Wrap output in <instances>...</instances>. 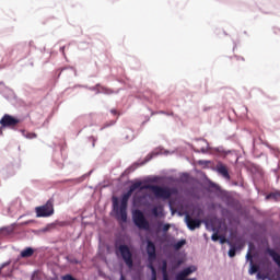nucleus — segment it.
<instances>
[{
  "label": "nucleus",
  "mask_w": 280,
  "mask_h": 280,
  "mask_svg": "<svg viewBox=\"0 0 280 280\" xmlns=\"http://www.w3.org/2000/svg\"><path fill=\"white\" fill-rule=\"evenodd\" d=\"M141 185H143L142 182H135L128 189L126 194L122 195L120 200V207H119V200L117 197L113 198V207L114 211L116 213V220L119 222L126 223L128 222V200H130V196L137 191V189H141Z\"/></svg>",
  "instance_id": "1"
},
{
  "label": "nucleus",
  "mask_w": 280,
  "mask_h": 280,
  "mask_svg": "<svg viewBox=\"0 0 280 280\" xmlns=\"http://www.w3.org/2000/svg\"><path fill=\"white\" fill-rule=\"evenodd\" d=\"M150 189L155 198H162L163 200H170L172 198V189L167 187H162L159 185H145L141 186V190Z\"/></svg>",
  "instance_id": "2"
},
{
  "label": "nucleus",
  "mask_w": 280,
  "mask_h": 280,
  "mask_svg": "<svg viewBox=\"0 0 280 280\" xmlns=\"http://www.w3.org/2000/svg\"><path fill=\"white\" fill-rule=\"evenodd\" d=\"M116 253H119L127 268H133L135 260L132 259V252L130 247L126 244L119 245V243H115Z\"/></svg>",
  "instance_id": "3"
},
{
  "label": "nucleus",
  "mask_w": 280,
  "mask_h": 280,
  "mask_svg": "<svg viewBox=\"0 0 280 280\" xmlns=\"http://www.w3.org/2000/svg\"><path fill=\"white\" fill-rule=\"evenodd\" d=\"M132 221L138 229L142 231H150V222L145 219V215L141 210H135L132 212Z\"/></svg>",
  "instance_id": "4"
},
{
  "label": "nucleus",
  "mask_w": 280,
  "mask_h": 280,
  "mask_svg": "<svg viewBox=\"0 0 280 280\" xmlns=\"http://www.w3.org/2000/svg\"><path fill=\"white\" fill-rule=\"evenodd\" d=\"M36 218H49L54 213V199H49L44 206L35 208Z\"/></svg>",
  "instance_id": "5"
},
{
  "label": "nucleus",
  "mask_w": 280,
  "mask_h": 280,
  "mask_svg": "<svg viewBox=\"0 0 280 280\" xmlns=\"http://www.w3.org/2000/svg\"><path fill=\"white\" fill-rule=\"evenodd\" d=\"M19 124H21V119L10 114H4L3 117L0 119V126H2V128H16Z\"/></svg>",
  "instance_id": "6"
},
{
  "label": "nucleus",
  "mask_w": 280,
  "mask_h": 280,
  "mask_svg": "<svg viewBox=\"0 0 280 280\" xmlns=\"http://www.w3.org/2000/svg\"><path fill=\"white\" fill-rule=\"evenodd\" d=\"M185 222L189 231H196V229H200L202 224V221L200 219H194L189 213L185 215Z\"/></svg>",
  "instance_id": "7"
},
{
  "label": "nucleus",
  "mask_w": 280,
  "mask_h": 280,
  "mask_svg": "<svg viewBox=\"0 0 280 280\" xmlns=\"http://www.w3.org/2000/svg\"><path fill=\"white\" fill-rule=\"evenodd\" d=\"M147 253L149 256V261H154L156 259V245L152 241L147 243Z\"/></svg>",
  "instance_id": "8"
},
{
  "label": "nucleus",
  "mask_w": 280,
  "mask_h": 280,
  "mask_svg": "<svg viewBox=\"0 0 280 280\" xmlns=\"http://www.w3.org/2000/svg\"><path fill=\"white\" fill-rule=\"evenodd\" d=\"M192 272H196V267L185 268L183 271H180L176 276V280H178V279H186V277H189V275H191Z\"/></svg>",
  "instance_id": "9"
},
{
  "label": "nucleus",
  "mask_w": 280,
  "mask_h": 280,
  "mask_svg": "<svg viewBox=\"0 0 280 280\" xmlns=\"http://www.w3.org/2000/svg\"><path fill=\"white\" fill-rule=\"evenodd\" d=\"M218 172H219V174H221V176H223V178H226V180H231V175H229V168H226V166H224L222 164L219 165Z\"/></svg>",
  "instance_id": "10"
},
{
  "label": "nucleus",
  "mask_w": 280,
  "mask_h": 280,
  "mask_svg": "<svg viewBox=\"0 0 280 280\" xmlns=\"http://www.w3.org/2000/svg\"><path fill=\"white\" fill-rule=\"evenodd\" d=\"M266 200H275L276 202L280 200V191L270 192L266 196Z\"/></svg>",
  "instance_id": "11"
},
{
  "label": "nucleus",
  "mask_w": 280,
  "mask_h": 280,
  "mask_svg": "<svg viewBox=\"0 0 280 280\" xmlns=\"http://www.w3.org/2000/svg\"><path fill=\"white\" fill-rule=\"evenodd\" d=\"M32 255H34V249L32 247H27L21 252V257L23 258L32 257Z\"/></svg>",
  "instance_id": "12"
},
{
  "label": "nucleus",
  "mask_w": 280,
  "mask_h": 280,
  "mask_svg": "<svg viewBox=\"0 0 280 280\" xmlns=\"http://www.w3.org/2000/svg\"><path fill=\"white\" fill-rule=\"evenodd\" d=\"M161 270H162L163 279H164V280H170V279H168V276H167V260H163V261H162V268H161Z\"/></svg>",
  "instance_id": "13"
},
{
  "label": "nucleus",
  "mask_w": 280,
  "mask_h": 280,
  "mask_svg": "<svg viewBox=\"0 0 280 280\" xmlns=\"http://www.w3.org/2000/svg\"><path fill=\"white\" fill-rule=\"evenodd\" d=\"M148 268L151 269V280H156V268H154L152 261H150Z\"/></svg>",
  "instance_id": "14"
},
{
  "label": "nucleus",
  "mask_w": 280,
  "mask_h": 280,
  "mask_svg": "<svg viewBox=\"0 0 280 280\" xmlns=\"http://www.w3.org/2000/svg\"><path fill=\"white\" fill-rule=\"evenodd\" d=\"M259 272V266L253 264V260L250 261V269H249V275H255Z\"/></svg>",
  "instance_id": "15"
},
{
  "label": "nucleus",
  "mask_w": 280,
  "mask_h": 280,
  "mask_svg": "<svg viewBox=\"0 0 280 280\" xmlns=\"http://www.w3.org/2000/svg\"><path fill=\"white\" fill-rule=\"evenodd\" d=\"M186 244H187V241L180 240L174 244V248L175 250H180L182 246H185Z\"/></svg>",
  "instance_id": "16"
},
{
  "label": "nucleus",
  "mask_w": 280,
  "mask_h": 280,
  "mask_svg": "<svg viewBox=\"0 0 280 280\" xmlns=\"http://www.w3.org/2000/svg\"><path fill=\"white\" fill-rule=\"evenodd\" d=\"M102 92L105 94V95H113L114 91L108 89V88H102Z\"/></svg>",
  "instance_id": "17"
},
{
  "label": "nucleus",
  "mask_w": 280,
  "mask_h": 280,
  "mask_svg": "<svg viewBox=\"0 0 280 280\" xmlns=\"http://www.w3.org/2000/svg\"><path fill=\"white\" fill-rule=\"evenodd\" d=\"M110 126H115V120H112L109 122L104 124L103 127L101 128V130H104L106 128H110Z\"/></svg>",
  "instance_id": "18"
},
{
  "label": "nucleus",
  "mask_w": 280,
  "mask_h": 280,
  "mask_svg": "<svg viewBox=\"0 0 280 280\" xmlns=\"http://www.w3.org/2000/svg\"><path fill=\"white\" fill-rule=\"evenodd\" d=\"M236 252L237 249L235 248V246H232L229 250V257H235Z\"/></svg>",
  "instance_id": "19"
},
{
  "label": "nucleus",
  "mask_w": 280,
  "mask_h": 280,
  "mask_svg": "<svg viewBox=\"0 0 280 280\" xmlns=\"http://www.w3.org/2000/svg\"><path fill=\"white\" fill-rule=\"evenodd\" d=\"M192 213H196L197 218H200V215H202V209L200 208H195Z\"/></svg>",
  "instance_id": "20"
},
{
  "label": "nucleus",
  "mask_w": 280,
  "mask_h": 280,
  "mask_svg": "<svg viewBox=\"0 0 280 280\" xmlns=\"http://www.w3.org/2000/svg\"><path fill=\"white\" fill-rule=\"evenodd\" d=\"M183 265V260H177L175 264H173V270H176V268H179Z\"/></svg>",
  "instance_id": "21"
},
{
  "label": "nucleus",
  "mask_w": 280,
  "mask_h": 280,
  "mask_svg": "<svg viewBox=\"0 0 280 280\" xmlns=\"http://www.w3.org/2000/svg\"><path fill=\"white\" fill-rule=\"evenodd\" d=\"M211 240L212 242H218V240H220V235L218 233H213Z\"/></svg>",
  "instance_id": "22"
},
{
  "label": "nucleus",
  "mask_w": 280,
  "mask_h": 280,
  "mask_svg": "<svg viewBox=\"0 0 280 280\" xmlns=\"http://www.w3.org/2000/svg\"><path fill=\"white\" fill-rule=\"evenodd\" d=\"M152 213H153V215H155V218H159V208L154 207L152 209Z\"/></svg>",
  "instance_id": "23"
},
{
  "label": "nucleus",
  "mask_w": 280,
  "mask_h": 280,
  "mask_svg": "<svg viewBox=\"0 0 280 280\" xmlns=\"http://www.w3.org/2000/svg\"><path fill=\"white\" fill-rule=\"evenodd\" d=\"M162 231L164 233H167V231H170V224H164L163 228H162Z\"/></svg>",
  "instance_id": "24"
},
{
  "label": "nucleus",
  "mask_w": 280,
  "mask_h": 280,
  "mask_svg": "<svg viewBox=\"0 0 280 280\" xmlns=\"http://www.w3.org/2000/svg\"><path fill=\"white\" fill-rule=\"evenodd\" d=\"M32 222H34V221H25V222L20 223V225L27 226V224H32Z\"/></svg>",
  "instance_id": "25"
},
{
  "label": "nucleus",
  "mask_w": 280,
  "mask_h": 280,
  "mask_svg": "<svg viewBox=\"0 0 280 280\" xmlns=\"http://www.w3.org/2000/svg\"><path fill=\"white\" fill-rule=\"evenodd\" d=\"M246 259H248L249 261H253V254H250V252L247 253Z\"/></svg>",
  "instance_id": "26"
},
{
  "label": "nucleus",
  "mask_w": 280,
  "mask_h": 280,
  "mask_svg": "<svg viewBox=\"0 0 280 280\" xmlns=\"http://www.w3.org/2000/svg\"><path fill=\"white\" fill-rule=\"evenodd\" d=\"M160 115H171V116H173V115H174V112L167 113V112L161 110V112H160Z\"/></svg>",
  "instance_id": "27"
},
{
  "label": "nucleus",
  "mask_w": 280,
  "mask_h": 280,
  "mask_svg": "<svg viewBox=\"0 0 280 280\" xmlns=\"http://www.w3.org/2000/svg\"><path fill=\"white\" fill-rule=\"evenodd\" d=\"M219 240H220L221 244H225L226 243V237H224V236H220Z\"/></svg>",
  "instance_id": "28"
},
{
  "label": "nucleus",
  "mask_w": 280,
  "mask_h": 280,
  "mask_svg": "<svg viewBox=\"0 0 280 280\" xmlns=\"http://www.w3.org/2000/svg\"><path fill=\"white\" fill-rule=\"evenodd\" d=\"M257 279H266V276L261 275V272L257 273Z\"/></svg>",
  "instance_id": "29"
},
{
  "label": "nucleus",
  "mask_w": 280,
  "mask_h": 280,
  "mask_svg": "<svg viewBox=\"0 0 280 280\" xmlns=\"http://www.w3.org/2000/svg\"><path fill=\"white\" fill-rule=\"evenodd\" d=\"M110 113L112 115H119V112H117V109H112Z\"/></svg>",
  "instance_id": "30"
},
{
  "label": "nucleus",
  "mask_w": 280,
  "mask_h": 280,
  "mask_svg": "<svg viewBox=\"0 0 280 280\" xmlns=\"http://www.w3.org/2000/svg\"><path fill=\"white\" fill-rule=\"evenodd\" d=\"M177 280H196V278H190V279H186V278H179Z\"/></svg>",
  "instance_id": "31"
},
{
  "label": "nucleus",
  "mask_w": 280,
  "mask_h": 280,
  "mask_svg": "<svg viewBox=\"0 0 280 280\" xmlns=\"http://www.w3.org/2000/svg\"><path fill=\"white\" fill-rule=\"evenodd\" d=\"M30 139H36V133H31Z\"/></svg>",
  "instance_id": "32"
},
{
  "label": "nucleus",
  "mask_w": 280,
  "mask_h": 280,
  "mask_svg": "<svg viewBox=\"0 0 280 280\" xmlns=\"http://www.w3.org/2000/svg\"><path fill=\"white\" fill-rule=\"evenodd\" d=\"M119 280H126V277H124V275H121Z\"/></svg>",
  "instance_id": "33"
},
{
  "label": "nucleus",
  "mask_w": 280,
  "mask_h": 280,
  "mask_svg": "<svg viewBox=\"0 0 280 280\" xmlns=\"http://www.w3.org/2000/svg\"><path fill=\"white\" fill-rule=\"evenodd\" d=\"M60 49H61L62 54H65V47H61Z\"/></svg>",
  "instance_id": "34"
},
{
  "label": "nucleus",
  "mask_w": 280,
  "mask_h": 280,
  "mask_svg": "<svg viewBox=\"0 0 280 280\" xmlns=\"http://www.w3.org/2000/svg\"><path fill=\"white\" fill-rule=\"evenodd\" d=\"M278 280H280V277L278 278Z\"/></svg>",
  "instance_id": "35"
}]
</instances>
